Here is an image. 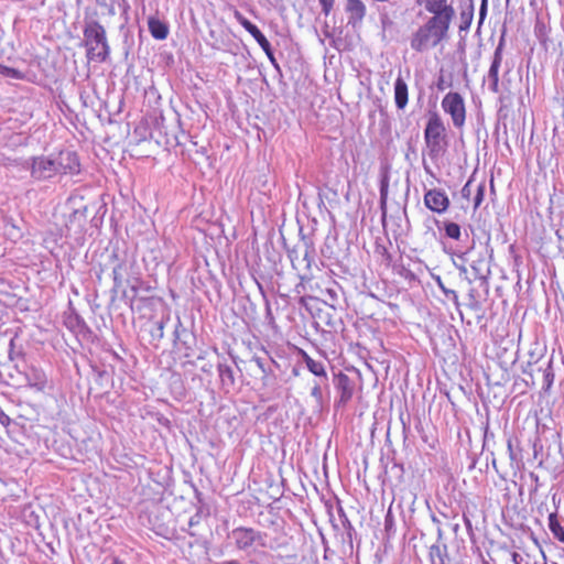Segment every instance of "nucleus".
Instances as JSON below:
<instances>
[{"instance_id": "f257e3e1", "label": "nucleus", "mask_w": 564, "mask_h": 564, "mask_svg": "<svg viewBox=\"0 0 564 564\" xmlns=\"http://www.w3.org/2000/svg\"><path fill=\"white\" fill-rule=\"evenodd\" d=\"M431 14L411 37V47L423 52L441 44L448 34L451 23L455 18V9L449 0H415Z\"/></svg>"}, {"instance_id": "f03ea898", "label": "nucleus", "mask_w": 564, "mask_h": 564, "mask_svg": "<svg viewBox=\"0 0 564 564\" xmlns=\"http://www.w3.org/2000/svg\"><path fill=\"white\" fill-rule=\"evenodd\" d=\"M84 41L89 62L102 63L110 53L106 30L99 22H90L84 29Z\"/></svg>"}, {"instance_id": "7ed1b4c3", "label": "nucleus", "mask_w": 564, "mask_h": 564, "mask_svg": "<svg viewBox=\"0 0 564 564\" xmlns=\"http://www.w3.org/2000/svg\"><path fill=\"white\" fill-rule=\"evenodd\" d=\"M424 141L431 158H437L446 150V128L442 118L436 112L431 113L427 119Z\"/></svg>"}, {"instance_id": "20e7f679", "label": "nucleus", "mask_w": 564, "mask_h": 564, "mask_svg": "<svg viewBox=\"0 0 564 564\" xmlns=\"http://www.w3.org/2000/svg\"><path fill=\"white\" fill-rule=\"evenodd\" d=\"M442 108L451 116L456 128H462L465 124L466 107L464 98L459 93H447L442 100Z\"/></svg>"}, {"instance_id": "39448f33", "label": "nucleus", "mask_w": 564, "mask_h": 564, "mask_svg": "<svg viewBox=\"0 0 564 564\" xmlns=\"http://www.w3.org/2000/svg\"><path fill=\"white\" fill-rule=\"evenodd\" d=\"M230 536L234 539L236 546L241 551L265 545L264 535L252 528H236L231 531Z\"/></svg>"}, {"instance_id": "423d86ee", "label": "nucleus", "mask_w": 564, "mask_h": 564, "mask_svg": "<svg viewBox=\"0 0 564 564\" xmlns=\"http://www.w3.org/2000/svg\"><path fill=\"white\" fill-rule=\"evenodd\" d=\"M234 17L239 22V24L251 34V36L257 41V43L265 52V54L271 59H273L271 44L268 41V39L263 35V33L258 29V26L251 23L248 19H246L237 9L234 10Z\"/></svg>"}, {"instance_id": "0eeeda50", "label": "nucleus", "mask_w": 564, "mask_h": 564, "mask_svg": "<svg viewBox=\"0 0 564 564\" xmlns=\"http://www.w3.org/2000/svg\"><path fill=\"white\" fill-rule=\"evenodd\" d=\"M424 205L437 214L445 213L449 207V198L445 192L433 188L424 194Z\"/></svg>"}, {"instance_id": "6e6552de", "label": "nucleus", "mask_w": 564, "mask_h": 564, "mask_svg": "<svg viewBox=\"0 0 564 564\" xmlns=\"http://www.w3.org/2000/svg\"><path fill=\"white\" fill-rule=\"evenodd\" d=\"M56 163L59 174H77L80 169L78 155L70 151L59 152Z\"/></svg>"}, {"instance_id": "1a4fd4ad", "label": "nucleus", "mask_w": 564, "mask_h": 564, "mask_svg": "<svg viewBox=\"0 0 564 564\" xmlns=\"http://www.w3.org/2000/svg\"><path fill=\"white\" fill-rule=\"evenodd\" d=\"M32 174L37 178H47L58 174L56 160L45 156L35 159L32 165Z\"/></svg>"}, {"instance_id": "9d476101", "label": "nucleus", "mask_w": 564, "mask_h": 564, "mask_svg": "<svg viewBox=\"0 0 564 564\" xmlns=\"http://www.w3.org/2000/svg\"><path fill=\"white\" fill-rule=\"evenodd\" d=\"M336 389L339 393V402L346 404L355 392V382L347 375L339 372L336 376Z\"/></svg>"}, {"instance_id": "9b49d317", "label": "nucleus", "mask_w": 564, "mask_h": 564, "mask_svg": "<svg viewBox=\"0 0 564 564\" xmlns=\"http://www.w3.org/2000/svg\"><path fill=\"white\" fill-rule=\"evenodd\" d=\"M502 63V45L500 44L495 53H494V59L491 62L489 72H488V78L490 80V90L495 94L499 93V69Z\"/></svg>"}, {"instance_id": "f8f14e48", "label": "nucleus", "mask_w": 564, "mask_h": 564, "mask_svg": "<svg viewBox=\"0 0 564 564\" xmlns=\"http://www.w3.org/2000/svg\"><path fill=\"white\" fill-rule=\"evenodd\" d=\"M346 11L348 13V24L352 26L360 24L366 15V7L361 0H347Z\"/></svg>"}, {"instance_id": "ddd939ff", "label": "nucleus", "mask_w": 564, "mask_h": 564, "mask_svg": "<svg viewBox=\"0 0 564 564\" xmlns=\"http://www.w3.org/2000/svg\"><path fill=\"white\" fill-rule=\"evenodd\" d=\"M299 355L302 357L307 369L316 377L327 381V372L323 362L314 360L305 350L299 349Z\"/></svg>"}, {"instance_id": "4468645a", "label": "nucleus", "mask_w": 564, "mask_h": 564, "mask_svg": "<svg viewBox=\"0 0 564 564\" xmlns=\"http://www.w3.org/2000/svg\"><path fill=\"white\" fill-rule=\"evenodd\" d=\"M394 100L399 109H403L408 105L409 93L408 85L402 77H398L394 83Z\"/></svg>"}, {"instance_id": "2eb2a0df", "label": "nucleus", "mask_w": 564, "mask_h": 564, "mask_svg": "<svg viewBox=\"0 0 564 564\" xmlns=\"http://www.w3.org/2000/svg\"><path fill=\"white\" fill-rule=\"evenodd\" d=\"M148 26L155 40H165L169 35V26L158 18L151 17L148 21Z\"/></svg>"}, {"instance_id": "dca6fc26", "label": "nucleus", "mask_w": 564, "mask_h": 564, "mask_svg": "<svg viewBox=\"0 0 564 564\" xmlns=\"http://www.w3.org/2000/svg\"><path fill=\"white\" fill-rule=\"evenodd\" d=\"M86 224V215L78 210H75L68 219V224L66 225L68 232L74 231V234H79L84 231V227Z\"/></svg>"}, {"instance_id": "f3484780", "label": "nucleus", "mask_w": 564, "mask_h": 564, "mask_svg": "<svg viewBox=\"0 0 564 564\" xmlns=\"http://www.w3.org/2000/svg\"><path fill=\"white\" fill-rule=\"evenodd\" d=\"M430 556L432 564H445L447 558L446 544H433L430 547Z\"/></svg>"}, {"instance_id": "a211bd4d", "label": "nucleus", "mask_w": 564, "mask_h": 564, "mask_svg": "<svg viewBox=\"0 0 564 564\" xmlns=\"http://www.w3.org/2000/svg\"><path fill=\"white\" fill-rule=\"evenodd\" d=\"M549 529L560 542L564 543V528L562 527L556 511L549 514Z\"/></svg>"}, {"instance_id": "6ab92c4d", "label": "nucleus", "mask_w": 564, "mask_h": 564, "mask_svg": "<svg viewBox=\"0 0 564 564\" xmlns=\"http://www.w3.org/2000/svg\"><path fill=\"white\" fill-rule=\"evenodd\" d=\"M210 514V510L208 507L206 506H199L197 508V511L194 516H192L188 520V525L191 528L195 527V525H198L200 523V521L205 518H207L208 516Z\"/></svg>"}, {"instance_id": "aec40b11", "label": "nucleus", "mask_w": 564, "mask_h": 564, "mask_svg": "<svg viewBox=\"0 0 564 564\" xmlns=\"http://www.w3.org/2000/svg\"><path fill=\"white\" fill-rule=\"evenodd\" d=\"M444 230H445V235L448 238L454 239V240L460 239L462 232H460V227L458 224L452 223V221H446L444 224Z\"/></svg>"}, {"instance_id": "412c9836", "label": "nucleus", "mask_w": 564, "mask_h": 564, "mask_svg": "<svg viewBox=\"0 0 564 564\" xmlns=\"http://www.w3.org/2000/svg\"><path fill=\"white\" fill-rule=\"evenodd\" d=\"M474 194L475 195L473 197V205H474V209H477L481 205V203L484 200L485 184L480 183V184L476 185Z\"/></svg>"}, {"instance_id": "4be33fe9", "label": "nucleus", "mask_w": 564, "mask_h": 564, "mask_svg": "<svg viewBox=\"0 0 564 564\" xmlns=\"http://www.w3.org/2000/svg\"><path fill=\"white\" fill-rule=\"evenodd\" d=\"M0 73L4 76L15 78V79H23L24 74L20 72L17 68L8 67V66H0Z\"/></svg>"}, {"instance_id": "5701e85b", "label": "nucleus", "mask_w": 564, "mask_h": 564, "mask_svg": "<svg viewBox=\"0 0 564 564\" xmlns=\"http://www.w3.org/2000/svg\"><path fill=\"white\" fill-rule=\"evenodd\" d=\"M475 185L473 184V181L469 180L462 189V195L464 198L469 199L470 196L475 193Z\"/></svg>"}, {"instance_id": "b1692460", "label": "nucleus", "mask_w": 564, "mask_h": 564, "mask_svg": "<svg viewBox=\"0 0 564 564\" xmlns=\"http://www.w3.org/2000/svg\"><path fill=\"white\" fill-rule=\"evenodd\" d=\"M441 476L447 480L448 485L445 487L446 491H454L455 490V481L453 476L448 471H442Z\"/></svg>"}, {"instance_id": "393cba45", "label": "nucleus", "mask_w": 564, "mask_h": 564, "mask_svg": "<svg viewBox=\"0 0 564 564\" xmlns=\"http://www.w3.org/2000/svg\"><path fill=\"white\" fill-rule=\"evenodd\" d=\"M318 1L322 6L323 13L325 15H328L334 8L335 0H318Z\"/></svg>"}, {"instance_id": "a878e982", "label": "nucleus", "mask_w": 564, "mask_h": 564, "mask_svg": "<svg viewBox=\"0 0 564 564\" xmlns=\"http://www.w3.org/2000/svg\"><path fill=\"white\" fill-rule=\"evenodd\" d=\"M46 378L43 376L39 382L32 384V387H35L39 391H43L46 388Z\"/></svg>"}, {"instance_id": "bb28decb", "label": "nucleus", "mask_w": 564, "mask_h": 564, "mask_svg": "<svg viewBox=\"0 0 564 564\" xmlns=\"http://www.w3.org/2000/svg\"><path fill=\"white\" fill-rule=\"evenodd\" d=\"M113 282H115V286H120L121 284V276L120 274L118 273V269H113Z\"/></svg>"}, {"instance_id": "cd10ccee", "label": "nucleus", "mask_w": 564, "mask_h": 564, "mask_svg": "<svg viewBox=\"0 0 564 564\" xmlns=\"http://www.w3.org/2000/svg\"><path fill=\"white\" fill-rule=\"evenodd\" d=\"M312 395L315 397V398H321L322 397V390H321V387L318 384H316L312 389Z\"/></svg>"}, {"instance_id": "c85d7f7f", "label": "nucleus", "mask_w": 564, "mask_h": 564, "mask_svg": "<svg viewBox=\"0 0 564 564\" xmlns=\"http://www.w3.org/2000/svg\"><path fill=\"white\" fill-rule=\"evenodd\" d=\"M511 557H512V562H513L514 564H521L522 557H521V555H520L519 553L513 552V553L511 554Z\"/></svg>"}, {"instance_id": "c756f323", "label": "nucleus", "mask_w": 564, "mask_h": 564, "mask_svg": "<svg viewBox=\"0 0 564 564\" xmlns=\"http://www.w3.org/2000/svg\"><path fill=\"white\" fill-rule=\"evenodd\" d=\"M527 478H529V479H530V481H533L534 476H533V474H532V473H528V474H522V475H521V479H527Z\"/></svg>"}, {"instance_id": "7c9ffc66", "label": "nucleus", "mask_w": 564, "mask_h": 564, "mask_svg": "<svg viewBox=\"0 0 564 564\" xmlns=\"http://www.w3.org/2000/svg\"><path fill=\"white\" fill-rule=\"evenodd\" d=\"M508 451L510 453V457L513 458V452H512V441H508Z\"/></svg>"}, {"instance_id": "2f4dec72", "label": "nucleus", "mask_w": 564, "mask_h": 564, "mask_svg": "<svg viewBox=\"0 0 564 564\" xmlns=\"http://www.w3.org/2000/svg\"><path fill=\"white\" fill-rule=\"evenodd\" d=\"M464 523H465L466 528L471 527L470 520L467 518L466 513H464Z\"/></svg>"}, {"instance_id": "473e14b6", "label": "nucleus", "mask_w": 564, "mask_h": 564, "mask_svg": "<svg viewBox=\"0 0 564 564\" xmlns=\"http://www.w3.org/2000/svg\"><path fill=\"white\" fill-rule=\"evenodd\" d=\"M540 552H541V556H542V560H543V564H546V555H545V553L543 552L542 549L540 550Z\"/></svg>"}, {"instance_id": "72a5a7b5", "label": "nucleus", "mask_w": 564, "mask_h": 564, "mask_svg": "<svg viewBox=\"0 0 564 564\" xmlns=\"http://www.w3.org/2000/svg\"><path fill=\"white\" fill-rule=\"evenodd\" d=\"M159 330H160V337H162L163 336V324L162 323L159 324Z\"/></svg>"}, {"instance_id": "f704fd0d", "label": "nucleus", "mask_w": 564, "mask_h": 564, "mask_svg": "<svg viewBox=\"0 0 564 564\" xmlns=\"http://www.w3.org/2000/svg\"><path fill=\"white\" fill-rule=\"evenodd\" d=\"M518 494H520V495L525 494V489L523 488V486H520Z\"/></svg>"}, {"instance_id": "c9c22d12", "label": "nucleus", "mask_w": 564, "mask_h": 564, "mask_svg": "<svg viewBox=\"0 0 564 564\" xmlns=\"http://www.w3.org/2000/svg\"><path fill=\"white\" fill-rule=\"evenodd\" d=\"M334 498H336L337 505H338L339 509H341L340 505H341L343 500L338 499L337 496H334Z\"/></svg>"}, {"instance_id": "e433bc0d", "label": "nucleus", "mask_w": 564, "mask_h": 564, "mask_svg": "<svg viewBox=\"0 0 564 564\" xmlns=\"http://www.w3.org/2000/svg\"><path fill=\"white\" fill-rule=\"evenodd\" d=\"M527 491H528L529 494H532L533 491H536V487L528 488V489H527Z\"/></svg>"}, {"instance_id": "4c0bfd02", "label": "nucleus", "mask_w": 564, "mask_h": 564, "mask_svg": "<svg viewBox=\"0 0 564 564\" xmlns=\"http://www.w3.org/2000/svg\"><path fill=\"white\" fill-rule=\"evenodd\" d=\"M484 564H489L488 562H484Z\"/></svg>"}]
</instances>
